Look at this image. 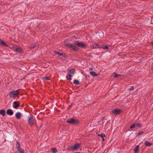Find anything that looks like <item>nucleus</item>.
<instances>
[{
	"label": "nucleus",
	"mask_w": 153,
	"mask_h": 153,
	"mask_svg": "<svg viewBox=\"0 0 153 153\" xmlns=\"http://www.w3.org/2000/svg\"><path fill=\"white\" fill-rule=\"evenodd\" d=\"M102 138V140L103 141H104V138Z\"/></svg>",
	"instance_id": "4c0bfd02"
},
{
	"label": "nucleus",
	"mask_w": 153,
	"mask_h": 153,
	"mask_svg": "<svg viewBox=\"0 0 153 153\" xmlns=\"http://www.w3.org/2000/svg\"><path fill=\"white\" fill-rule=\"evenodd\" d=\"M80 145L79 143H76L74 146H71L70 147L68 148L69 150H73L79 148Z\"/></svg>",
	"instance_id": "423d86ee"
},
{
	"label": "nucleus",
	"mask_w": 153,
	"mask_h": 153,
	"mask_svg": "<svg viewBox=\"0 0 153 153\" xmlns=\"http://www.w3.org/2000/svg\"><path fill=\"white\" fill-rule=\"evenodd\" d=\"M0 44H1L2 45L6 46L7 45V44L2 40L0 39Z\"/></svg>",
	"instance_id": "6ab92c4d"
},
{
	"label": "nucleus",
	"mask_w": 153,
	"mask_h": 153,
	"mask_svg": "<svg viewBox=\"0 0 153 153\" xmlns=\"http://www.w3.org/2000/svg\"><path fill=\"white\" fill-rule=\"evenodd\" d=\"M54 53L58 55L59 56H62L63 57L66 58V57L65 56V55H63V54L62 53H61L57 51H54Z\"/></svg>",
	"instance_id": "ddd939ff"
},
{
	"label": "nucleus",
	"mask_w": 153,
	"mask_h": 153,
	"mask_svg": "<svg viewBox=\"0 0 153 153\" xmlns=\"http://www.w3.org/2000/svg\"><path fill=\"white\" fill-rule=\"evenodd\" d=\"M51 150L53 153H56L57 152V150L56 148H52Z\"/></svg>",
	"instance_id": "5701e85b"
},
{
	"label": "nucleus",
	"mask_w": 153,
	"mask_h": 153,
	"mask_svg": "<svg viewBox=\"0 0 153 153\" xmlns=\"http://www.w3.org/2000/svg\"><path fill=\"white\" fill-rule=\"evenodd\" d=\"M7 114L9 115H12L13 114V111L11 109H8L7 111Z\"/></svg>",
	"instance_id": "f8f14e48"
},
{
	"label": "nucleus",
	"mask_w": 153,
	"mask_h": 153,
	"mask_svg": "<svg viewBox=\"0 0 153 153\" xmlns=\"http://www.w3.org/2000/svg\"><path fill=\"white\" fill-rule=\"evenodd\" d=\"M27 121L30 126H32L34 124V118L32 115H30Z\"/></svg>",
	"instance_id": "39448f33"
},
{
	"label": "nucleus",
	"mask_w": 153,
	"mask_h": 153,
	"mask_svg": "<svg viewBox=\"0 0 153 153\" xmlns=\"http://www.w3.org/2000/svg\"><path fill=\"white\" fill-rule=\"evenodd\" d=\"M19 94L18 90L16 91H11L9 93V96L10 98H14L17 97Z\"/></svg>",
	"instance_id": "f03ea898"
},
{
	"label": "nucleus",
	"mask_w": 153,
	"mask_h": 153,
	"mask_svg": "<svg viewBox=\"0 0 153 153\" xmlns=\"http://www.w3.org/2000/svg\"><path fill=\"white\" fill-rule=\"evenodd\" d=\"M145 145L146 146H150L152 145V143H150L148 141H146L145 142Z\"/></svg>",
	"instance_id": "412c9836"
},
{
	"label": "nucleus",
	"mask_w": 153,
	"mask_h": 153,
	"mask_svg": "<svg viewBox=\"0 0 153 153\" xmlns=\"http://www.w3.org/2000/svg\"><path fill=\"white\" fill-rule=\"evenodd\" d=\"M66 122L71 124L76 125L79 123V122L77 120H75L73 118H71L67 120Z\"/></svg>",
	"instance_id": "20e7f679"
},
{
	"label": "nucleus",
	"mask_w": 153,
	"mask_h": 153,
	"mask_svg": "<svg viewBox=\"0 0 153 153\" xmlns=\"http://www.w3.org/2000/svg\"><path fill=\"white\" fill-rule=\"evenodd\" d=\"M16 147L17 148V150L20 148V145L18 141L16 142Z\"/></svg>",
	"instance_id": "4be33fe9"
},
{
	"label": "nucleus",
	"mask_w": 153,
	"mask_h": 153,
	"mask_svg": "<svg viewBox=\"0 0 153 153\" xmlns=\"http://www.w3.org/2000/svg\"><path fill=\"white\" fill-rule=\"evenodd\" d=\"M151 69L153 71V66L152 67Z\"/></svg>",
	"instance_id": "e433bc0d"
},
{
	"label": "nucleus",
	"mask_w": 153,
	"mask_h": 153,
	"mask_svg": "<svg viewBox=\"0 0 153 153\" xmlns=\"http://www.w3.org/2000/svg\"><path fill=\"white\" fill-rule=\"evenodd\" d=\"M89 69L90 71H91L93 70V68H89Z\"/></svg>",
	"instance_id": "f704fd0d"
},
{
	"label": "nucleus",
	"mask_w": 153,
	"mask_h": 153,
	"mask_svg": "<svg viewBox=\"0 0 153 153\" xmlns=\"http://www.w3.org/2000/svg\"><path fill=\"white\" fill-rule=\"evenodd\" d=\"M13 50L14 51L20 53H21L23 51V50L22 48L18 46H17Z\"/></svg>",
	"instance_id": "0eeeda50"
},
{
	"label": "nucleus",
	"mask_w": 153,
	"mask_h": 153,
	"mask_svg": "<svg viewBox=\"0 0 153 153\" xmlns=\"http://www.w3.org/2000/svg\"><path fill=\"white\" fill-rule=\"evenodd\" d=\"M75 72V70L73 68H72L70 69L68 72V74H74Z\"/></svg>",
	"instance_id": "f3484780"
},
{
	"label": "nucleus",
	"mask_w": 153,
	"mask_h": 153,
	"mask_svg": "<svg viewBox=\"0 0 153 153\" xmlns=\"http://www.w3.org/2000/svg\"><path fill=\"white\" fill-rule=\"evenodd\" d=\"M43 79L49 80H50V78L49 77H47V76H45L43 78Z\"/></svg>",
	"instance_id": "7c9ffc66"
},
{
	"label": "nucleus",
	"mask_w": 153,
	"mask_h": 153,
	"mask_svg": "<svg viewBox=\"0 0 153 153\" xmlns=\"http://www.w3.org/2000/svg\"><path fill=\"white\" fill-rule=\"evenodd\" d=\"M144 132L143 131H140L139 132H138L137 134V136H139L140 135L142 134Z\"/></svg>",
	"instance_id": "cd10ccee"
},
{
	"label": "nucleus",
	"mask_w": 153,
	"mask_h": 153,
	"mask_svg": "<svg viewBox=\"0 0 153 153\" xmlns=\"http://www.w3.org/2000/svg\"><path fill=\"white\" fill-rule=\"evenodd\" d=\"M73 105H74V104L73 103H72L71 104V105H69L68 107V109H70L71 108V107Z\"/></svg>",
	"instance_id": "72a5a7b5"
},
{
	"label": "nucleus",
	"mask_w": 153,
	"mask_h": 153,
	"mask_svg": "<svg viewBox=\"0 0 153 153\" xmlns=\"http://www.w3.org/2000/svg\"><path fill=\"white\" fill-rule=\"evenodd\" d=\"M98 136H100L102 138H103L104 137H105V134L104 133H102L101 134H99Z\"/></svg>",
	"instance_id": "bb28decb"
},
{
	"label": "nucleus",
	"mask_w": 153,
	"mask_h": 153,
	"mask_svg": "<svg viewBox=\"0 0 153 153\" xmlns=\"http://www.w3.org/2000/svg\"><path fill=\"white\" fill-rule=\"evenodd\" d=\"M18 151L20 153H24V150L22 149H19L18 150Z\"/></svg>",
	"instance_id": "a878e982"
},
{
	"label": "nucleus",
	"mask_w": 153,
	"mask_h": 153,
	"mask_svg": "<svg viewBox=\"0 0 153 153\" xmlns=\"http://www.w3.org/2000/svg\"><path fill=\"white\" fill-rule=\"evenodd\" d=\"M122 111L121 110L117 109H114L112 110V112L115 115H119Z\"/></svg>",
	"instance_id": "6e6552de"
},
{
	"label": "nucleus",
	"mask_w": 153,
	"mask_h": 153,
	"mask_svg": "<svg viewBox=\"0 0 153 153\" xmlns=\"http://www.w3.org/2000/svg\"><path fill=\"white\" fill-rule=\"evenodd\" d=\"M151 44L152 45H153V41H152L151 42Z\"/></svg>",
	"instance_id": "c9c22d12"
},
{
	"label": "nucleus",
	"mask_w": 153,
	"mask_h": 153,
	"mask_svg": "<svg viewBox=\"0 0 153 153\" xmlns=\"http://www.w3.org/2000/svg\"><path fill=\"white\" fill-rule=\"evenodd\" d=\"M91 48L96 49L100 48L99 45L97 43H95L94 44L92 45L91 46Z\"/></svg>",
	"instance_id": "9b49d317"
},
{
	"label": "nucleus",
	"mask_w": 153,
	"mask_h": 153,
	"mask_svg": "<svg viewBox=\"0 0 153 153\" xmlns=\"http://www.w3.org/2000/svg\"><path fill=\"white\" fill-rule=\"evenodd\" d=\"M65 46L69 48L70 50L74 51H78L79 50V48L72 44H67L65 45Z\"/></svg>",
	"instance_id": "f257e3e1"
},
{
	"label": "nucleus",
	"mask_w": 153,
	"mask_h": 153,
	"mask_svg": "<svg viewBox=\"0 0 153 153\" xmlns=\"http://www.w3.org/2000/svg\"><path fill=\"white\" fill-rule=\"evenodd\" d=\"M121 76V75L120 74H115L114 76V77L117 78H118L119 77H120Z\"/></svg>",
	"instance_id": "c85d7f7f"
},
{
	"label": "nucleus",
	"mask_w": 153,
	"mask_h": 153,
	"mask_svg": "<svg viewBox=\"0 0 153 153\" xmlns=\"http://www.w3.org/2000/svg\"><path fill=\"white\" fill-rule=\"evenodd\" d=\"M141 125V124L140 123H137L136 124H135V127H140V126Z\"/></svg>",
	"instance_id": "2f4dec72"
},
{
	"label": "nucleus",
	"mask_w": 153,
	"mask_h": 153,
	"mask_svg": "<svg viewBox=\"0 0 153 153\" xmlns=\"http://www.w3.org/2000/svg\"><path fill=\"white\" fill-rule=\"evenodd\" d=\"M13 107L16 109H17L19 106V102L17 101H14L13 103Z\"/></svg>",
	"instance_id": "1a4fd4ad"
},
{
	"label": "nucleus",
	"mask_w": 153,
	"mask_h": 153,
	"mask_svg": "<svg viewBox=\"0 0 153 153\" xmlns=\"http://www.w3.org/2000/svg\"><path fill=\"white\" fill-rule=\"evenodd\" d=\"M1 83V81H0V83Z\"/></svg>",
	"instance_id": "58836bf2"
},
{
	"label": "nucleus",
	"mask_w": 153,
	"mask_h": 153,
	"mask_svg": "<svg viewBox=\"0 0 153 153\" xmlns=\"http://www.w3.org/2000/svg\"><path fill=\"white\" fill-rule=\"evenodd\" d=\"M134 89V86H131V87L129 88V91H131L133 90Z\"/></svg>",
	"instance_id": "473e14b6"
},
{
	"label": "nucleus",
	"mask_w": 153,
	"mask_h": 153,
	"mask_svg": "<svg viewBox=\"0 0 153 153\" xmlns=\"http://www.w3.org/2000/svg\"><path fill=\"white\" fill-rule=\"evenodd\" d=\"M38 45V43H35L31 44L29 46L28 48L30 49L33 48H35Z\"/></svg>",
	"instance_id": "9d476101"
},
{
	"label": "nucleus",
	"mask_w": 153,
	"mask_h": 153,
	"mask_svg": "<svg viewBox=\"0 0 153 153\" xmlns=\"http://www.w3.org/2000/svg\"><path fill=\"white\" fill-rule=\"evenodd\" d=\"M71 74H68V76H69V78L68 77V76H66V78L68 79V80H71Z\"/></svg>",
	"instance_id": "393cba45"
},
{
	"label": "nucleus",
	"mask_w": 153,
	"mask_h": 153,
	"mask_svg": "<svg viewBox=\"0 0 153 153\" xmlns=\"http://www.w3.org/2000/svg\"><path fill=\"white\" fill-rule=\"evenodd\" d=\"M22 114L20 112H17L15 114V116L16 118L19 119L21 117Z\"/></svg>",
	"instance_id": "4468645a"
},
{
	"label": "nucleus",
	"mask_w": 153,
	"mask_h": 153,
	"mask_svg": "<svg viewBox=\"0 0 153 153\" xmlns=\"http://www.w3.org/2000/svg\"><path fill=\"white\" fill-rule=\"evenodd\" d=\"M90 74L91 75L94 77L97 76L98 75L97 74H96L94 71H91L90 72Z\"/></svg>",
	"instance_id": "a211bd4d"
},
{
	"label": "nucleus",
	"mask_w": 153,
	"mask_h": 153,
	"mask_svg": "<svg viewBox=\"0 0 153 153\" xmlns=\"http://www.w3.org/2000/svg\"><path fill=\"white\" fill-rule=\"evenodd\" d=\"M73 83L76 85H80L79 81L77 79H74V80Z\"/></svg>",
	"instance_id": "aec40b11"
},
{
	"label": "nucleus",
	"mask_w": 153,
	"mask_h": 153,
	"mask_svg": "<svg viewBox=\"0 0 153 153\" xmlns=\"http://www.w3.org/2000/svg\"><path fill=\"white\" fill-rule=\"evenodd\" d=\"M100 48L104 49H108V47L107 45H102Z\"/></svg>",
	"instance_id": "b1692460"
},
{
	"label": "nucleus",
	"mask_w": 153,
	"mask_h": 153,
	"mask_svg": "<svg viewBox=\"0 0 153 153\" xmlns=\"http://www.w3.org/2000/svg\"><path fill=\"white\" fill-rule=\"evenodd\" d=\"M0 114L3 116H4L6 115L5 111L4 109H1L0 110Z\"/></svg>",
	"instance_id": "dca6fc26"
},
{
	"label": "nucleus",
	"mask_w": 153,
	"mask_h": 153,
	"mask_svg": "<svg viewBox=\"0 0 153 153\" xmlns=\"http://www.w3.org/2000/svg\"><path fill=\"white\" fill-rule=\"evenodd\" d=\"M135 127V124H133L130 126V128L132 129Z\"/></svg>",
	"instance_id": "c756f323"
},
{
	"label": "nucleus",
	"mask_w": 153,
	"mask_h": 153,
	"mask_svg": "<svg viewBox=\"0 0 153 153\" xmlns=\"http://www.w3.org/2000/svg\"><path fill=\"white\" fill-rule=\"evenodd\" d=\"M74 45H75L79 47L85 48L87 47V46L85 44L81 42L78 41H75L74 43Z\"/></svg>",
	"instance_id": "7ed1b4c3"
},
{
	"label": "nucleus",
	"mask_w": 153,
	"mask_h": 153,
	"mask_svg": "<svg viewBox=\"0 0 153 153\" xmlns=\"http://www.w3.org/2000/svg\"><path fill=\"white\" fill-rule=\"evenodd\" d=\"M139 147V146L137 145L134 147V153H137L138 152Z\"/></svg>",
	"instance_id": "2eb2a0df"
}]
</instances>
